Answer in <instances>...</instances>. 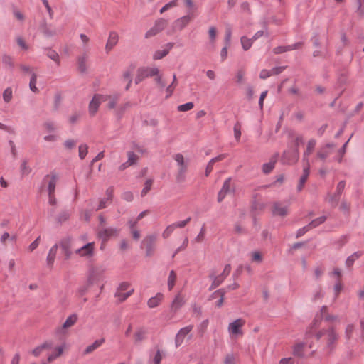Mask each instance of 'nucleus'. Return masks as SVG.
<instances>
[{
	"instance_id": "obj_1",
	"label": "nucleus",
	"mask_w": 364,
	"mask_h": 364,
	"mask_svg": "<svg viewBox=\"0 0 364 364\" xmlns=\"http://www.w3.org/2000/svg\"><path fill=\"white\" fill-rule=\"evenodd\" d=\"M159 73V70L156 68H149V67L139 68L137 70L136 76L134 80L135 83L136 85H138L141 82H142L145 78L158 75Z\"/></svg>"
},
{
	"instance_id": "obj_2",
	"label": "nucleus",
	"mask_w": 364,
	"mask_h": 364,
	"mask_svg": "<svg viewBox=\"0 0 364 364\" xmlns=\"http://www.w3.org/2000/svg\"><path fill=\"white\" fill-rule=\"evenodd\" d=\"M231 270V265L228 264L225 266L223 272L220 274L216 276L215 273H212L210 274L209 277L212 280V284L209 288V290H212L220 286L225 279L229 275Z\"/></svg>"
},
{
	"instance_id": "obj_3",
	"label": "nucleus",
	"mask_w": 364,
	"mask_h": 364,
	"mask_svg": "<svg viewBox=\"0 0 364 364\" xmlns=\"http://www.w3.org/2000/svg\"><path fill=\"white\" fill-rule=\"evenodd\" d=\"M299 159V151L297 148L289 146L288 150L283 152L282 156V161L284 164H293Z\"/></svg>"
},
{
	"instance_id": "obj_4",
	"label": "nucleus",
	"mask_w": 364,
	"mask_h": 364,
	"mask_svg": "<svg viewBox=\"0 0 364 364\" xmlns=\"http://www.w3.org/2000/svg\"><path fill=\"white\" fill-rule=\"evenodd\" d=\"M98 276L99 274L95 269H90L87 283L79 288L78 292L80 296H83L87 293L90 286L98 279Z\"/></svg>"
},
{
	"instance_id": "obj_5",
	"label": "nucleus",
	"mask_w": 364,
	"mask_h": 364,
	"mask_svg": "<svg viewBox=\"0 0 364 364\" xmlns=\"http://www.w3.org/2000/svg\"><path fill=\"white\" fill-rule=\"evenodd\" d=\"M109 95L95 94L89 104V112L91 115L95 114L102 102L109 99Z\"/></svg>"
},
{
	"instance_id": "obj_6",
	"label": "nucleus",
	"mask_w": 364,
	"mask_h": 364,
	"mask_svg": "<svg viewBox=\"0 0 364 364\" xmlns=\"http://www.w3.org/2000/svg\"><path fill=\"white\" fill-rule=\"evenodd\" d=\"M119 232V230L117 228L102 227L100 228L98 230V237L102 240V242H106L109 238L117 236Z\"/></svg>"
},
{
	"instance_id": "obj_7",
	"label": "nucleus",
	"mask_w": 364,
	"mask_h": 364,
	"mask_svg": "<svg viewBox=\"0 0 364 364\" xmlns=\"http://www.w3.org/2000/svg\"><path fill=\"white\" fill-rule=\"evenodd\" d=\"M193 16V13L189 12L188 14L176 19L172 24L173 29L182 30L189 23Z\"/></svg>"
},
{
	"instance_id": "obj_8",
	"label": "nucleus",
	"mask_w": 364,
	"mask_h": 364,
	"mask_svg": "<svg viewBox=\"0 0 364 364\" xmlns=\"http://www.w3.org/2000/svg\"><path fill=\"white\" fill-rule=\"evenodd\" d=\"M75 253L80 255L81 257H90L94 253V243L88 242L81 247L75 250Z\"/></svg>"
},
{
	"instance_id": "obj_9",
	"label": "nucleus",
	"mask_w": 364,
	"mask_h": 364,
	"mask_svg": "<svg viewBox=\"0 0 364 364\" xmlns=\"http://www.w3.org/2000/svg\"><path fill=\"white\" fill-rule=\"evenodd\" d=\"M346 182L344 181H341L336 187V191L333 195H329L328 198V200L329 203L332 204L336 205L338 202L340 196L341 195L343 191L345 188Z\"/></svg>"
},
{
	"instance_id": "obj_10",
	"label": "nucleus",
	"mask_w": 364,
	"mask_h": 364,
	"mask_svg": "<svg viewBox=\"0 0 364 364\" xmlns=\"http://www.w3.org/2000/svg\"><path fill=\"white\" fill-rule=\"evenodd\" d=\"M327 336L328 338L326 349L328 350V353H330L333 350L335 341L337 339V334L333 328L327 330Z\"/></svg>"
},
{
	"instance_id": "obj_11",
	"label": "nucleus",
	"mask_w": 364,
	"mask_h": 364,
	"mask_svg": "<svg viewBox=\"0 0 364 364\" xmlns=\"http://www.w3.org/2000/svg\"><path fill=\"white\" fill-rule=\"evenodd\" d=\"M244 323L245 322L242 318H237L230 323L228 326L230 333L233 335L242 334L241 328Z\"/></svg>"
},
{
	"instance_id": "obj_12",
	"label": "nucleus",
	"mask_w": 364,
	"mask_h": 364,
	"mask_svg": "<svg viewBox=\"0 0 364 364\" xmlns=\"http://www.w3.org/2000/svg\"><path fill=\"white\" fill-rule=\"evenodd\" d=\"M174 43H168L164 46V48L163 50H157L154 52L153 55V58L154 60H160L167 55L169 51L173 48Z\"/></svg>"
},
{
	"instance_id": "obj_13",
	"label": "nucleus",
	"mask_w": 364,
	"mask_h": 364,
	"mask_svg": "<svg viewBox=\"0 0 364 364\" xmlns=\"http://www.w3.org/2000/svg\"><path fill=\"white\" fill-rule=\"evenodd\" d=\"M119 39L118 34L115 31H111L109 35L107 42L105 46L107 53H109L117 43Z\"/></svg>"
},
{
	"instance_id": "obj_14",
	"label": "nucleus",
	"mask_w": 364,
	"mask_h": 364,
	"mask_svg": "<svg viewBox=\"0 0 364 364\" xmlns=\"http://www.w3.org/2000/svg\"><path fill=\"white\" fill-rule=\"evenodd\" d=\"M309 173H310V165L306 164V166L304 167V169H303V174L300 177L299 184L297 186L296 189H297L298 192H300L303 189L304 186L309 176Z\"/></svg>"
},
{
	"instance_id": "obj_15",
	"label": "nucleus",
	"mask_w": 364,
	"mask_h": 364,
	"mask_svg": "<svg viewBox=\"0 0 364 364\" xmlns=\"http://www.w3.org/2000/svg\"><path fill=\"white\" fill-rule=\"evenodd\" d=\"M316 144V141L314 139H311L307 143L306 149L304 152L303 161L306 164H309V156L313 151Z\"/></svg>"
},
{
	"instance_id": "obj_16",
	"label": "nucleus",
	"mask_w": 364,
	"mask_h": 364,
	"mask_svg": "<svg viewBox=\"0 0 364 364\" xmlns=\"http://www.w3.org/2000/svg\"><path fill=\"white\" fill-rule=\"evenodd\" d=\"M58 248V245L55 244L48 252V254L46 257V264L48 267H52L53 265Z\"/></svg>"
},
{
	"instance_id": "obj_17",
	"label": "nucleus",
	"mask_w": 364,
	"mask_h": 364,
	"mask_svg": "<svg viewBox=\"0 0 364 364\" xmlns=\"http://www.w3.org/2000/svg\"><path fill=\"white\" fill-rule=\"evenodd\" d=\"M156 240V237L154 235H149L144 240V243L146 247V256H150L154 251V245Z\"/></svg>"
},
{
	"instance_id": "obj_18",
	"label": "nucleus",
	"mask_w": 364,
	"mask_h": 364,
	"mask_svg": "<svg viewBox=\"0 0 364 364\" xmlns=\"http://www.w3.org/2000/svg\"><path fill=\"white\" fill-rule=\"evenodd\" d=\"M53 344L52 341H47L45 343H42L41 345L35 348L33 350L32 353L34 356L37 357L42 353L43 350L46 349H51L53 348Z\"/></svg>"
},
{
	"instance_id": "obj_19",
	"label": "nucleus",
	"mask_w": 364,
	"mask_h": 364,
	"mask_svg": "<svg viewBox=\"0 0 364 364\" xmlns=\"http://www.w3.org/2000/svg\"><path fill=\"white\" fill-rule=\"evenodd\" d=\"M146 330L144 328H138L134 333V343L139 344L142 341H144L146 338Z\"/></svg>"
},
{
	"instance_id": "obj_20",
	"label": "nucleus",
	"mask_w": 364,
	"mask_h": 364,
	"mask_svg": "<svg viewBox=\"0 0 364 364\" xmlns=\"http://www.w3.org/2000/svg\"><path fill=\"white\" fill-rule=\"evenodd\" d=\"M184 304H185V301H184L183 298L180 294H177L175 296V298L173 300L171 305L172 311L176 312L180 308H181Z\"/></svg>"
},
{
	"instance_id": "obj_21",
	"label": "nucleus",
	"mask_w": 364,
	"mask_h": 364,
	"mask_svg": "<svg viewBox=\"0 0 364 364\" xmlns=\"http://www.w3.org/2000/svg\"><path fill=\"white\" fill-rule=\"evenodd\" d=\"M105 338L97 339L94 341L91 345L88 346L84 350L83 354L87 355L93 352L95 350L100 347L104 343Z\"/></svg>"
},
{
	"instance_id": "obj_22",
	"label": "nucleus",
	"mask_w": 364,
	"mask_h": 364,
	"mask_svg": "<svg viewBox=\"0 0 364 364\" xmlns=\"http://www.w3.org/2000/svg\"><path fill=\"white\" fill-rule=\"evenodd\" d=\"M363 255V252L361 251H357L353 252L351 255L348 256L347 259H346V267L348 268H350L355 260L359 259Z\"/></svg>"
},
{
	"instance_id": "obj_23",
	"label": "nucleus",
	"mask_w": 364,
	"mask_h": 364,
	"mask_svg": "<svg viewBox=\"0 0 364 364\" xmlns=\"http://www.w3.org/2000/svg\"><path fill=\"white\" fill-rule=\"evenodd\" d=\"M272 213L282 217L285 216L287 214V207H281L279 203L275 202L273 204Z\"/></svg>"
},
{
	"instance_id": "obj_24",
	"label": "nucleus",
	"mask_w": 364,
	"mask_h": 364,
	"mask_svg": "<svg viewBox=\"0 0 364 364\" xmlns=\"http://www.w3.org/2000/svg\"><path fill=\"white\" fill-rule=\"evenodd\" d=\"M164 295L161 293H157L154 296L151 297L148 301L147 305L149 308H155L159 306L162 300Z\"/></svg>"
},
{
	"instance_id": "obj_25",
	"label": "nucleus",
	"mask_w": 364,
	"mask_h": 364,
	"mask_svg": "<svg viewBox=\"0 0 364 364\" xmlns=\"http://www.w3.org/2000/svg\"><path fill=\"white\" fill-rule=\"evenodd\" d=\"M224 158H225V155L224 154H220L218 156H215V157L211 159L210 161L208 162L207 166H206L205 173V176H209V174L210 173V172L213 170V164L215 162L221 161Z\"/></svg>"
},
{
	"instance_id": "obj_26",
	"label": "nucleus",
	"mask_w": 364,
	"mask_h": 364,
	"mask_svg": "<svg viewBox=\"0 0 364 364\" xmlns=\"http://www.w3.org/2000/svg\"><path fill=\"white\" fill-rule=\"evenodd\" d=\"M226 293L225 289H219L216 290L211 296V298H215L216 296H220V299L217 301L215 306L217 307H220L224 301V296Z\"/></svg>"
},
{
	"instance_id": "obj_27",
	"label": "nucleus",
	"mask_w": 364,
	"mask_h": 364,
	"mask_svg": "<svg viewBox=\"0 0 364 364\" xmlns=\"http://www.w3.org/2000/svg\"><path fill=\"white\" fill-rule=\"evenodd\" d=\"M58 176L56 173H52L50 176V180L48 184V195L54 194L56 186Z\"/></svg>"
},
{
	"instance_id": "obj_28",
	"label": "nucleus",
	"mask_w": 364,
	"mask_h": 364,
	"mask_svg": "<svg viewBox=\"0 0 364 364\" xmlns=\"http://www.w3.org/2000/svg\"><path fill=\"white\" fill-rule=\"evenodd\" d=\"M71 243H72V237L70 236L65 237L63 238L59 244V246L61 247L63 252L70 250L71 249Z\"/></svg>"
},
{
	"instance_id": "obj_29",
	"label": "nucleus",
	"mask_w": 364,
	"mask_h": 364,
	"mask_svg": "<svg viewBox=\"0 0 364 364\" xmlns=\"http://www.w3.org/2000/svg\"><path fill=\"white\" fill-rule=\"evenodd\" d=\"M87 55L86 54H83L81 56H79L77 58V65H78V70L80 73H84L87 70L86 67V61H87Z\"/></svg>"
},
{
	"instance_id": "obj_30",
	"label": "nucleus",
	"mask_w": 364,
	"mask_h": 364,
	"mask_svg": "<svg viewBox=\"0 0 364 364\" xmlns=\"http://www.w3.org/2000/svg\"><path fill=\"white\" fill-rule=\"evenodd\" d=\"M264 204L259 203L257 200H253L251 205V212L252 215H257L259 212H261L264 208Z\"/></svg>"
},
{
	"instance_id": "obj_31",
	"label": "nucleus",
	"mask_w": 364,
	"mask_h": 364,
	"mask_svg": "<svg viewBox=\"0 0 364 364\" xmlns=\"http://www.w3.org/2000/svg\"><path fill=\"white\" fill-rule=\"evenodd\" d=\"M46 55L54 62H55L58 65L60 64L59 55L58 53L51 48H46Z\"/></svg>"
},
{
	"instance_id": "obj_32",
	"label": "nucleus",
	"mask_w": 364,
	"mask_h": 364,
	"mask_svg": "<svg viewBox=\"0 0 364 364\" xmlns=\"http://www.w3.org/2000/svg\"><path fill=\"white\" fill-rule=\"evenodd\" d=\"M77 320V316L75 314H71L68 316L64 323L63 324V328H69L73 326Z\"/></svg>"
},
{
	"instance_id": "obj_33",
	"label": "nucleus",
	"mask_w": 364,
	"mask_h": 364,
	"mask_svg": "<svg viewBox=\"0 0 364 364\" xmlns=\"http://www.w3.org/2000/svg\"><path fill=\"white\" fill-rule=\"evenodd\" d=\"M241 45L244 50H248L253 43V41L252 38H249L246 36H242L240 38Z\"/></svg>"
},
{
	"instance_id": "obj_34",
	"label": "nucleus",
	"mask_w": 364,
	"mask_h": 364,
	"mask_svg": "<svg viewBox=\"0 0 364 364\" xmlns=\"http://www.w3.org/2000/svg\"><path fill=\"white\" fill-rule=\"evenodd\" d=\"M326 216L323 215L318 217L316 219L312 220L308 225L311 229L318 227V225L323 224L326 220Z\"/></svg>"
},
{
	"instance_id": "obj_35",
	"label": "nucleus",
	"mask_w": 364,
	"mask_h": 364,
	"mask_svg": "<svg viewBox=\"0 0 364 364\" xmlns=\"http://www.w3.org/2000/svg\"><path fill=\"white\" fill-rule=\"evenodd\" d=\"M133 292L134 289H132L125 293L116 291L114 296L117 297L119 301L122 302L125 301L129 296H130Z\"/></svg>"
},
{
	"instance_id": "obj_36",
	"label": "nucleus",
	"mask_w": 364,
	"mask_h": 364,
	"mask_svg": "<svg viewBox=\"0 0 364 364\" xmlns=\"http://www.w3.org/2000/svg\"><path fill=\"white\" fill-rule=\"evenodd\" d=\"M230 183H231V178H227L224 181L223 187L220 189V191H223L226 194L228 193H230V192L235 193V188H231Z\"/></svg>"
},
{
	"instance_id": "obj_37",
	"label": "nucleus",
	"mask_w": 364,
	"mask_h": 364,
	"mask_svg": "<svg viewBox=\"0 0 364 364\" xmlns=\"http://www.w3.org/2000/svg\"><path fill=\"white\" fill-rule=\"evenodd\" d=\"M304 346V343H299L296 344L294 347L293 354L295 356L302 358L304 356V353H303Z\"/></svg>"
},
{
	"instance_id": "obj_38",
	"label": "nucleus",
	"mask_w": 364,
	"mask_h": 364,
	"mask_svg": "<svg viewBox=\"0 0 364 364\" xmlns=\"http://www.w3.org/2000/svg\"><path fill=\"white\" fill-rule=\"evenodd\" d=\"M70 216V213L68 210H65L62 211L57 217V222L60 224L66 221Z\"/></svg>"
},
{
	"instance_id": "obj_39",
	"label": "nucleus",
	"mask_w": 364,
	"mask_h": 364,
	"mask_svg": "<svg viewBox=\"0 0 364 364\" xmlns=\"http://www.w3.org/2000/svg\"><path fill=\"white\" fill-rule=\"evenodd\" d=\"M36 82H37V75L36 73H31V77L29 82V87L30 90L33 92H38V89L36 87Z\"/></svg>"
},
{
	"instance_id": "obj_40",
	"label": "nucleus",
	"mask_w": 364,
	"mask_h": 364,
	"mask_svg": "<svg viewBox=\"0 0 364 364\" xmlns=\"http://www.w3.org/2000/svg\"><path fill=\"white\" fill-rule=\"evenodd\" d=\"M275 161H270L268 163H265L262 166V171L265 174L269 173L274 168Z\"/></svg>"
},
{
	"instance_id": "obj_41",
	"label": "nucleus",
	"mask_w": 364,
	"mask_h": 364,
	"mask_svg": "<svg viewBox=\"0 0 364 364\" xmlns=\"http://www.w3.org/2000/svg\"><path fill=\"white\" fill-rule=\"evenodd\" d=\"M193 328V325H188L186 327H183L179 330L177 336L181 337V338L184 339V337L189 333Z\"/></svg>"
},
{
	"instance_id": "obj_42",
	"label": "nucleus",
	"mask_w": 364,
	"mask_h": 364,
	"mask_svg": "<svg viewBox=\"0 0 364 364\" xmlns=\"http://www.w3.org/2000/svg\"><path fill=\"white\" fill-rule=\"evenodd\" d=\"M168 22L166 19L164 18H159L155 21V23L154 26L158 29V31L160 32L162 30L164 29V28L166 26Z\"/></svg>"
},
{
	"instance_id": "obj_43",
	"label": "nucleus",
	"mask_w": 364,
	"mask_h": 364,
	"mask_svg": "<svg viewBox=\"0 0 364 364\" xmlns=\"http://www.w3.org/2000/svg\"><path fill=\"white\" fill-rule=\"evenodd\" d=\"M176 279V274L173 270H171L168 278V287L169 290L173 289L175 284Z\"/></svg>"
},
{
	"instance_id": "obj_44",
	"label": "nucleus",
	"mask_w": 364,
	"mask_h": 364,
	"mask_svg": "<svg viewBox=\"0 0 364 364\" xmlns=\"http://www.w3.org/2000/svg\"><path fill=\"white\" fill-rule=\"evenodd\" d=\"M41 29L46 37H52L56 33L55 31L49 28L46 23L41 26Z\"/></svg>"
},
{
	"instance_id": "obj_45",
	"label": "nucleus",
	"mask_w": 364,
	"mask_h": 364,
	"mask_svg": "<svg viewBox=\"0 0 364 364\" xmlns=\"http://www.w3.org/2000/svg\"><path fill=\"white\" fill-rule=\"evenodd\" d=\"M2 63L8 66L10 69H13L14 68V64L13 63L12 58L11 56L8 55H4L2 57Z\"/></svg>"
},
{
	"instance_id": "obj_46",
	"label": "nucleus",
	"mask_w": 364,
	"mask_h": 364,
	"mask_svg": "<svg viewBox=\"0 0 364 364\" xmlns=\"http://www.w3.org/2000/svg\"><path fill=\"white\" fill-rule=\"evenodd\" d=\"M63 347L58 346L56 348V353H52L48 356V362H52L53 360L56 359L58 357H59L63 353Z\"/></svg>"
},
{
	"instance_id": "obj_47",
	"label": "nucleus",
	"mask_w": 364,
	"mask_h": 364,
	"mask_svg": "<svg viewBox=\"0 0 364 364\" xmlns=\"http://www.w3.org/2000/svg\"><path fill=\"white\" fill-rule=\"evenodd\" d=\"M88 152V146L87 144H83L79 146V157L80 159H84Z\"/></svg>"
},
{
	"instance_id": "obj_48",
	"label": "nucleus",
	"mask_w": 364,
	"mask_h": 364,
	"mask_svg": "<svg viewBox=\"0 0 364 364\" xmlns=\"http://www.w3.org/2000/svg\"><path fill=\"white\" fill-rule=\"evenodd\" d=\"M187 170V166L180 167L178 169V172L176 176V179L178 182H182L185 180L186 176L185 173Z\"/></svg>"
},
{
	"instance_id": "obj_49",
	"label": "nucleus",
	"mask_w": 364,
	"mask_h": 364,
	"mask_svg": "<svg viewBox=\"0 0 364 364\" xmlns=\"http://www.w3.org/2000/svg\"><path fill=\"white\" fill-rule=\"evenodd\" d=\"M152 183H153V180L152 179H147L146 181L145 184H144V187L142 189L141 193V195L142 197L146 196L147 194V193L150 191L151 185H152Z\"/></svg>"
},
{
	"instance_id": "obj_50",
	"label": "nucleus",
	"mask_w": 364,
	"mask_h": 364,
	"mask_svg": "<svg viewBox=\"0 0 364 364\" xmlns=\"http://www.w3.org/2000/svg\"><path fill=\"white\" fill-rule=\"evenodd\" d=\"M3 99L4 102H9L12 99V89L7 87L3 92Z\"/></svg>"
},
{
	"instance_id": "obj_51",
	"label": "nucleus",
	"mask_w": 364,
	"mask_h": 364,
	"mask_svg": "<svg viewBox=\"0 0 364 364\" xmlns=\"http://www.w3.org/2000/svg\"><path fill=\"white\" fill-rule=\"evenodd\" d=\"M194 105L193 102H186L185 104L180 105L178 107V110L179 112H187L188 110H191L193 107Z\"/></svg>"
},
{
	"instance_id": "obj_52",
	"label": "nucleus",
	"mask_w": 364,
	"mask_h": 364,
	"mask_svg": "<svg viewBox=\"0 0 364 364\" xmlns=\"http://www.w3.org/2000/svg\"><path fill=\"white\" fill-rule=\"evenodd\" d=\"M208 323H209V321L208 319H205L203 321H202L198 326V333L200 334V335H203V333L206 331L207 329V327L208 326Z\"/></svg>"
},
{
	"instance_id": "obj_53",
	"label": "nucleus",
	"mask_w": 364,
	"mask_h": 364,
	"mask_svg": "<svg viewBox=\"0 0 364 364\" xmlns=\"http://www.w3.org/2000/svg\"><path fill=\"white\" fill-rule=\"evenodd\" d=\"M174 159L180 167L187 166V164L184 162L183 156L181 154H175Z\"/></svg>"
},
{
	"instance_id": "obj_54",
	"label": "nucleus",
	"mask_w": 364,
	"mask_h": 364,
	"mask_svg": "<svg viewBox=\"0 0 364 364\" xmlns=\"http://www.w3.org/2000/svg\"><path fill=\"white\" fill-rule=\"evenodd\" d=\"M44 127L49 132H53L56 130V126L52 121H47L43 124Z\"/></svg>"
},
{
	"instance_id": "obj_55",
	"label": "nucleus",
	"mask_w": 364,
	"mask_h": 364,
	"mask_svg": "<svg viewBox=\"0 0 364 364\" xmlns=\"http://www.w3.org/2000/svg\"><path fill=\"white\" fill-rule=\"evenodd\" d=\"M127 162L132 166L136 164L137 160V156L133 151L127 152Z\"/></svg>"
},
{
	"instance_id": "obj_56",
	"label": "nucleus",
	"mask_w": 364,
	"mask_h": 364,
	"mask_svg": "<svg viewBox=\"0 0 364 364\" xmlns=\"http://www.w3.org/2000/svg\"><path fill=\"white\" fill-rule=\"evenodd\" d=\"M174 229H175V227H174L173 224H171V225H169L168 226H167L166 228L165 229V230L162 233L163 237L164 238L168 237L171 235V234L173 232Z\"/></svg>"
},
{
	"instance_id": "obj_57",
	"label": "nucleus",
	"mask_w": 364,
	"mask_h": 364,
	"mask_svg": "<svg viewBox=\"0 0 364 364\" xmlns=\"http://www.w3.org/2000/svg\"><path fill=\"white\" fill-rule=\"evenodd\" d=\"M130 106L129 102H127L122 105H121L117 110V115L118 118H121L123 113L125 112V110Z\"/></svg>"
},
{
	"instance_id": "obj_58",
	"label": "nucleus",
	"mask_w": 364,
	"mask_h": 364,
	"mask_svg": "<svg viewBox=\"0 0 364 364\" xmlns=\"http://www.w3.org/2000/svg\"><path fill=\"white\" fill-rule=\"evenodd\" d=\"M309 230H311L310 227H309V225H306L301 228H299L296 233V237L299 238L301 236H303L306 232H307Z\"/></svg>"
},
{
	"instance_id": "obj_59",
	"label": "nucleus",
	"mask_w": 364,
	"mask_h": 364,
	"mask_svg": "<svg viewBox=\"0 0 364 364\" xmlns=\"http://www.w3.org/2000/svg\"><path fill=\"white\" fill-rule=\"evenodd\" d=\"M331 152L322 148L321 151H318L317 156L321 160L325 161L326 159L330 155Z\"/></svg>"
},
{
	"instance_id": "obj_60",
	"label": "nucleus",
	"mask_w": 364,
	"mask_h": 364,
	"mask_svg": "<svg viewBox=\"0 0 364 364\" xmlns=\"http://www.w3.org/2000/svg\"><path fill=\"white\" fill-rule=\"evenodd\" d=\"M287 66H277L270 70L271 75H277L283 72L286 69Z\"/></svg>"
},
{
	"instance_id": "obj_61",
	"label": "nucleus",
	"mask_w": 364,
	"mask_h": 364,
	"mask_svg": "<svg viewBox=\"0 0 364 364\" xmlns=\"http://www.w3.org/2000/svg\"><path fill=\"white\" fill-rule=\"evenodd\" d=\"M191 218L188 217L184 220L178 221V222L174 223L173 224L175 228H182L185 227L191 221Z\"/></svg>"
},
{
	"instance_id": "obj_62",
	"label": "nucleus",
	"mask_w": 364,
	"mask_h": 364,
	"mask_svg": "<svg viewBox=\"0 0 364 364\" xmlns=\"http://www.w3.org/2000/svg\"><path fill=\"white\" fill-rule=\"evenodd\" d=\"M188 240L187 237L185 238L184 241L183 242L182 245H180L176 250L175 252H173V255H172V258H173L176 254H178L180 251L184 250L187 245H188Z\"/></svg>"
},
{
	"instance_id": "obj_63",
	"label": "nucleus",
	"mask_w": 364,
	"mask_h": 364,
	"mask_svg": "<svg viewBox=\"0 0 364 364\" xmlns=\"http://www.w3.org/2000/svg\"><path fill=\"white\" fill-rule=\"evenodd\" d=\"M21 171L23 175L28 174L31 171V169L27 166V161L24 160L22 161L21 164Z\"/></svg>"
},
{
	"instance_id": "obj_64",
	"label": "nucleus",
	"mask_w": 364,
	"mask_h": 364,
	"mask_svg": "<svg viewBox=\"0 0 364 364\" xmlns=\"http://www.w3.org/2000/svg\"><path fill=\"white\" fill-rule=\"evenodd\" d=\"M159 33V31H158V29L156 28H155L154 26H153L149 31H147V32L145 34V38H148L154 36L155 35H156Z\"/></svg>"
}]
</instances>
